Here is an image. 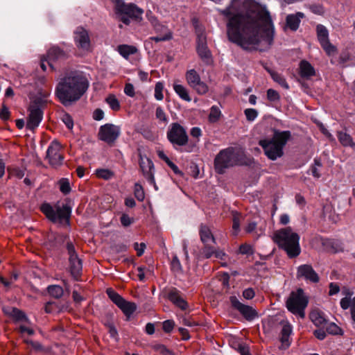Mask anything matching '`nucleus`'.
<instances>
[{"mask_svg": "<svg viewBox=\"0 0 355 355\" xmlns=\"http://www.w3.org/2000/svg\"><path fill=\"white\" fill-rule=\"evenodd\" d=\"M138 76L139 80L141 82H150L151 81L150 77H149L148 73L139 70L138 72Z\"/></svg>", "mask_w": 355, "mask_h": 355, "instance_id": "60", "label": "nucleus"}, {"mask_svg": "<svg viewBox=\"0 0 355 355\" xmlns=\"http://www.w3.org/2000/svg\"><path fill=\"white\" fill-rule=\"evenodd\" d=\"M173 89L182 100L187 102H190L191 101V98L189 95L188 90L184 85L175 83L173 84Z\"/></svg>", "mask_w": 355, "mask_h": 355, "instance_id": "31", "label": "nucleus"}, {"mask_svg": "<svg viewBox=\"0 0 355 355\" xmlns=\"http://www.w3.org/2000/svg\"><path fill=\"white\" fill-rule=\"evenodd\" d=\"M279 324L282 326L281 330V349H287L290 345L291 342L289 340L290 336L293 331V327L291 324L287 320H282L279 322Z\"/></svg>", "mask_w": 355, "mask_h": 355, "instance_id": "21", "label": "nucleus"}, {"mask_svg": "<svg viewBox=\"0 0 355 355\" xmlns=\"http://www.w3.org/2000/svg\"><path fill=\"white\" fill-rule=\"evenodd\" d=\"M120 134V128L114 124L106 123L101 125L98 132V139L112 146Z\"/></svg>", "mask_w": 355, "mask_h": 355, "instance_id": "10", "label": "nucleus"}, {"mask_svg": "<svg viewBox=\"0 0 355 355\" xmlns=\"http://www.w3.org/2000/svg\"><path fill=\"white\" fill-rule=\"evenodd\" d=\"M182 323L188 327H195L198 325V323L193 321L190 318L183 316L182 318Z\"/></svg>", "mask_w": 355, "mask_h": 355, "instance_id": "62", "label": "nucleus"}, {"mask_svg": "<svg viewBox=\"0 0 355 355\" xmlns=\"http://www.w3.org/2000/svg\"><path fill=\"white\" fill-rule=\"evenodd\" d=\"M244 113L247 120L249 121H254L258 116V112L253 108L245 109Z\"/></svg>", "mask_w": 355, "mask_h": 355, "instance_id": "47", "label": "nucleus"}, {"mask_svg": "<svg viewBox=\"0 0 355 355\" xmlns=\"http://www.w3.org/2000/svg\"><path fill=\"white\" fill-rule=\"evenodd\" d=\"M239 164L238 153L233 148L221 150L214 160L215 169L220 174H223L226 168Z\"/></svg>", "mask_w": 355, "mask_h": 355, "instance_id": "8", "label": "nucleus"}, {"mask_svg": "<svg viewBox=\"0 0 355 355\" xmlns=\"http://www.w3.org/2000/svg\"><path fill=\"white\" fill-rule=\"evenodd\" d=\"M106 293L112 302L122 311L128 320L130 315L133 313V303L125 300L112 288H107Z\"/></svg>", "mask_w": 355, "mask_h": 355, "instance_id": "12", "label": "nucleus"}, {"mask_svg": "<svg viewBox=\"0 0 355 355\" xmlns=\"http://www.w3.org/2000/svg\"><path fill=\"white\" fill-rule=\"evenodd\" d=\"M171 266L173 270L177 271L180 270L182 269L180 261L176 255L174 256L173 258V260L171 261Z\"/></svg>", "mask_w": 355, "mask_h": 355, "instance_id": "59", "label": "nucleus"}, {"mask_svg": "<svg viewBox=\"0 0 355 355\" xmlns=\"http://www.w3.org/2000/svg\"><path fill=\"white\" fill-rule=\"evenodd\" d=\"M174 322L173 320H166L163 322V329L165 332H170L174 327Z\"/></svg>", "mask_w": 355, "mask_h": 355, "instance_id": "57", "label": "nucleus"}, {"mask_svg": "<svg viewBox=\"0 0 355 355\" xmlns=\"http://www.w3.org/2000/svg\"><path fill=\"white\" fill-rule=\"evenodd\" d=\"M254 295V291L252 288H248L243 291V296L246 300H251Z\"/></svg>", "mask_w": 355, "mask_h": 355, "instance_id": "54", "label": "nucleus"}, {"mask_svg": "<svg viewBox=\"0 0 355 355\" xmlns=\"http://www.w3.org/2000/svg\"><path fill=\"white\" fill-rule=\"evenodd\" d=\"M89 86V80L83 72L66 71L55 87V95L62 105L69 106L85 95Z\"/></svg>", "mask_w": 355, "mask_h": 355, "instance_id": "2", "label": "nucleus"}, {"mask_svg": "<svg viewBox=\"0 0 355 355\" xmlns=\"http://www.w3.org/2000/svg\"><path fill=\"white\" fill-rule=\"evenodd\" d=\"M166 138L175 150H179L189 142L186 129L179 123H172L168 128Z\"/></svg>", "mask_w": 355, "mask_h": 355, "instance_id": "7", "label": "nucleus"}, {"mask_svg": "<svg viewBox=\"0 0 355 355\" xmlns=\"http://www.w3.org/2000/svg\"><path fill=\"white\" fill-rule=\"evenodd\" d=\"M167 297L182 310H185L188 307L187 302L181 296L180 292L175 288H172L168 291Z\"/></svg>", "mask_w": 355, "mask_h": 355, "instance_id": "23", "label": "nucleus"}, {"mask_svg": "<svg viewBox=\"0 0 355 355\" xmlns=\"http://www.w3.org/2000/svg\"><path fill=\"white\" fill-rule=\"evenodd\" d=\"M146 248V246L144 243H141L139 244L135 243V250L137 251L138 257H141L144 254Z\"/></svg>", "mask_w": 355, "mask_h": 355, "instance_id": "53", "label": "nucleus"}, {"mask_svg": "<svg viewBox=\"0 0 355 355\" xmlns=\"http://www.w3.org/2000/svg\"><path fill=\"white\" fill-rule=\"evenodd\" d=\"M66 248L69 254V268L71 275L78 279L82 272V261L78 258L74 245L71 241L67 242Z\"/></svg>", "mask_w": 355, "mask_h": 355, "instance_id": "11", "label": "nucleus"}, {"mask_svg": "<svg viewBox=\"0 0 355 355\" xmlns=\"http://www.w3.org/2000/svg\"><path fill=\"white\" fill-rule=\"evenodd\" d=\"M310 319L317 327H324L327 324V319L323 312L319 310H314L310 314Z\"/></svg>", "mask_w": 355, "mask_h": 355, "instance_id": "28", "label": "nucleus"}, {"mask_svg": "<svg viewBox=\"0 0 355 355\" xmlns=\"http://www.w3.org/2000/svg\"><path fill=\"white\" fill-rule=\"evenodd\" d=\"M304 17V14L301 12L288 15L286 19V26L291 30L295 31L299 28L301 19Z\"/></svg>", "mask_w": 355, "mask_h": 355, "instance_id": "25", "label": "nucleus"}, {"mask_svg": "<svg viewBox=\"0 0 355 355\" xmlns=\"http://www.w3.org/2000/svg\"><path fill=\"white\" fill-rule=\"evenodd\" d=\"M322 47L328 55H334L336 53V48L329 41L321 44Z\"/></svg>", "mask_w": 355, "mask_h": 355, "instance_id": "45", "label": "nucleus"}, {"mask_svg": "<svg viewBox=\"0 0 355 355\" xmlns=\"http://www.w3.org/2000/svg\"><path fill=\"white\" fill-rule=\"evenodd\" d=\"M307 304L308 300L302 289L292 292L286 302L288 310L293 314L298 315L302 318L304 317V309Z\"/></svg>", "mask_w": 355, "mask_h": 355, "instance_id": "9", "label": "nucleus"}, {"mask_svg": "<svg viewBox=\"0 0 355 355\" xmlns=\"http://www.w3.org/2000/svg\"><path fill=\"white\" fill-rule=\"evenodd\" d=\"M221 116V112L220 109L216 106L214 105L210 109V112L209 114V121L211 123H216L218 121Z\"/></svg>", "mask_w": 355, "mask_h": 355, "instance_id": "38", "label": "nucleus"}, {"mask_svg": "<svg viewBox=\"0 0 355 355\" xmlns=\"http://www.w3.org/2000/svg\"><path fill=\"white\" fill-rule=\"evenodd\" d=\"M338 139L340 142L345 146H354V143L352 141L351 136L344 132H338Z\"/></svg>", "mask_w": 355, "mask_h": 355, "instance_id": "37", "label": "nucleus"}, {"mask_svg": "<svg viewBox=\"0 0 355 355\" xmlns=\"http://www.w3.org/2000/svg\"><path fill=\"white\" fill-rule=\"evenodd\" d=\"M218 11L227 19L229 40L245 50L268 49L273 43L275 26L266 5L254 0H231Z\"/></svg>", "mask_w": 355, "mask_h": 355, "instance_id": "1", "label": "nucleus"}, {"mask_svg": "<svg viewBox=\"0 0 355 355\" xmlns=\"http://www.w3.org/2000/svg\"><path fill=\"white\" fill-rule=\"evenodd\" d=\"M106 102L114 111H118L120 109V104L118 99L114 94H110L105 99Z\"/></svg>", "mask_w": 355, "mask_h": 355, "instance_id": "39", "label": "nucleus"}, {"mask_svg": "<svg viewBox=\"0 0 355 355\" xmlns=\"http://www.w3.org/2000/svg\"><path fill=\"white\" fill-rule=\"evenodd\" d=\"M115 4L116 13H125L129 15H132L133 13V4H125L123 0H112Z\"/></svg>", "mask_w": 355, "mask_h": 355, "instance_id": "29", "label": "nucleus"}, {"mask_svg": "<svg viewBox=\"0 0 355 355\" xmlns=\"http://www.w3.org/2000/svg\"><path fill=\"white\" fill-rule=\"evenodd\" d=\"M118 51L124 58H128L130 54L133 53V47L128 45H119L118 46Z\"/></svg>", "mask_w": 355, "mask_h": 355, "instance_id": "44", "label": "nucleus"}, {"mask_svg": "<svg viewBox=\"0 0 355 355\" xmlns=\"http://www.w3.org/2000/svg\"><path fill=\"white\" fill-rule=\"evenodd\" d=\"M239 253L242 254H252L253 253V250L250 245L243 244L239 248Z\"/></svg>", "mask_w": 355, "mask_h": 355, "instance_id": "52", "label": "nucleus"}, {"mask_svg": "<svg viewBox=\"0 0 355 355\" xmlns=\"http://www.w3.org/2000/svg\"><path fill=\"white\" fill-rule=\"evenodd\" d=\"M340 304L343 310L350 309L351 318L355 322V296L352 297V293L348 292L346 296L340 300Z\"/></svg>", "mask_w": 355, "mask_h": 355, "instance_id": "24", "label": "nucleus"}, {"mask_svg": "<svg viewBox=\"0 0 355 355\" xmlns=\"http://www.w3.org/2000/svg\"><path fill=\"white\" fill-rule=\"evenodd\" d=\"M239 219L237 216H234L233 218V225H232V232L234 235H237L239 231Z\"/></svg>", "mask_w": 355, "mask_h": 355, "instance_id": "58", "label": "nucleus"}, {"mask_svg": "<svg viewBox=\"0 0 355 355\" xmlns=\"http://www.w3.org/2000/svg\"><path fill=\"white\" fill-rule=\"evenodd\" d=\"M46 106V101L41 97L34 98L29 105L28 110L29 114L27 118L26 128L34 130L40 124L43 118V111Z\"/></svg>", "mask_w": 355, "mask_h": 355, "instance_id": "6", "label": "nucleus"}, {"mask_svg": "<svg viewBox=\"0 0 355 355\" xmlns=\"http://www.w3.org/2000/svg\"><path fill=\"white\" fill-rule=\"evenodd\" d=\"M10 117V112L7 106L3 103L0 110V119L3 121H8Z\"/></svg>", "mask_w": 355, "mask_h": 355, "instance_id": "49", "label": "nucleus"}, {"mask_svg": "<svg viewBox=\"0 0 355 355\" xmlns=\"http://www.w3.org/2000/svg\"><path fill=\"white\" fill-rule=\"evenodd\" d=\"M185 78L187 84L198 94H205L209 91V87L205 82L201 80L200 75L195 69L187 71Z\"/></svg>", "mask_w": 355, "mask_h": 355, "instance_id": "15", "label": "nucleus"}, {"mask_svg": "<svg viewBox=\"0 0 355 355\" xmlns=\"http://www.w3.org/2000/svg\"><path fill=\"white\" fill-rule=\"evenodd\" d=\"M148 19L153 26L155 31L159 33L160 35H166L168 33H171L166 26L159 24L155 17L149 16Z\"/></svg>", "mask_w": 355, "mask_h": 355, "instance_id": "32", "label": "nucleus"}, {"mask_svg": "<svg viewBox=\"0 0 355 355\" xmlns=\"http://www.w3.org/2000/svg\"><path fill=\"white\" fill-rule=\"evenodd\" d=\"M267 98L271 102H277L280 99V96L276 90L269 89L267 90Z\"/></svg>", "mask_w": 355, "mask_h": 355, "instance_id": "48", "label": "nucleus"}, {"mask_svg": "<svg viewBox=\"0 0 355 355\" xmlns=\"http://www.w3.org/2000/svg\"><path fill=\"white\" fill-rule=\"evenodd\" d=\"M3 312L6 315L10 317L15 322L28 321L25 313L17 308L11 307L4 309Z\"/></svg>", "mask_w": 355, "mask_h": 355, "instance_id": "26", "label": "nucleus"}, {"mask_svg": "<svg viewBox=\"0 0 355 355\" xmlns=\"http://www.w3.org/2000/svg\"><path fill=\"white\" fill-rule=\"evenodd\" d=\"M74 42L79 49L91 51V40L88 31L82 26H78L74 31Z\"/></svg>", "mask_w": 355, "mask_h": 355, "instance_id": "16", "label": "nucleus"}, {"mask_svg": "<svg viewBox=\"0 0 355 355\" xmlns=\"http://www.w3.org/2000/svg\"><path fill=\"white\" fill-rule=\"evenodd\" d=\"M40 210L53 223L59 222L67 225L70 224L71 208L69 205H63L62 207L57 206L54 209L50 204L44 203L42 205Z\"/></svg>", "mask_w": 355, "mask_h": 355, "instance_id": "5", "label": "nucleus"}, {"mask_svg": "<svg viewBox=\"0 0 355 355\" xmlns=\"http://www.w3.org/2000/svg\"><path fill=\"white\" fill-rule=\"evenodd\" d=\"M321 243L324 250L329 253H337L344 250L343 243L337 239H322Z\"/></svg>", "mask_w": 355, "mask_h": 355, "instance_id": "22", "label": "nucleus"}, {"mask_svg": "<svg viewBox=\"0 0 355 355\" xmlns=\"http://www.w3.org/2000/svg\"><path fill=\"white\" fill-rule=\"evenodd\" d=\"M164 84L162 82H157L155 87V98L157 101H162L164 98L163 90Z\"/></svg>", "mask_w": 355, "mask_h": 355, "instance_id": "43", "label": "nucleus"}, {"mask_svg": "<svg viewBox=\"0 0 355 355\" xmlns=\"http://www.w3.org/2000/svg\"><path fill=\"white\" fill-rule=\"evenodd\" d=\"M63 121L69 129H71L73 128V122L70 115H64L63 118Z\"/></svg>", "mask_w": 355, "mask_h": 355, "instance_id": "64", "label": "nucleus"}, {"mask_svg": "<svg viewBox=\"0 0 355 355\" xmlns=\"http://www.w3.org/2000/svg\"><path fill=\"white\" fill-rule=\"evenodd\" d=\"M144 11L135 5V23H139L141 21V15Z\"/></svg>", "mask_w": 355, "mask_h": 355, "instance_id": "55", "label": "nucleus"}, {"mask_svg": "<svg viewBox=\"0 0 355 355\" xmlns=\"http://www.w3.org/2000/svg\"><path fill=\"white\" fill-rule=\"evenodd\" d=\"M268 73L270 74L272 78L273 79L274 81H275L276 83H277L278 84H279L282 87L288 89L289 88V86L288 85V83H286L285 78L280 74H279L278 73L272 71V70H270V69H267Z\"/></svg>", "mask_w": 355, "mask_h": 355, "instance_id": "34", "label": "nucleus"}, {"mask_svg": "<svg viewBox=\"0 0 355 355\" xmlns=\"http://www.w3.org/2000/svg\"><path fill=\"white\" fill-rule=\"evenodd\" d=\"M96 175L98 178L103 180H109L114 176V173L109 169H97Z\"/></svg>", "mask_w": 355, "mask_h": 355, "instance_id": "41", "label": "nucleus"}, {"mask_svg": "<svg viewBox=\"0 0 355 355\" xmlns=\"http://www.w3.org/2000/svg\"><path fill=\"white\" fill-rule=\"evenodd\" d=\"M135 197L139 201L144 199V192L141 187L138 184H135Z\"/></svg>", "mask_w": 355, "mask_h": 355, "instance_id": "50", "label": "nucleus"}, {"mask_svg": "<svg viewBox=\"0 0 355 355\" xmlns=\"http://www.w3.org/2000/svg\"><path fill=\"white\" fill-rule=\"evenodd\" d=\"M58 184L60 190L63 194L67 195L71 191V189L68 179L62 178L59 180Z\"/></svg>", "mask_w": 355, "mask_h": 355, "instance_id": "40", "label": "nucleus"}, {"mask_svg": "<svg viewBox=\"0 0 355 355\" xmlns=\"http://www.w3.org/2000/svg\"><path fill=\"white\" fill-rule=\"evenodd\" d=\"M154 349L164 354V355H168L169 354H171V352L163 345H159V344H157V345H154Z\"/></svg>", "mask_w": 355, "mask_h": 355, "instance_id": "56", "label": "nucleus"}, {"mask_svg": "<svg viewBox=\"0 0 355 355\" xmlns=\"http://www.w3.org/2000/svg\"><path fill=\"white\" fill-rule=\"evenodd\" d=\"M172 38V33H168L166 35H160L150 37V40H154L156 42L169 40Z\"/></svg>", "mask_w": 355, "mask_h": 355, "instance_id": "51", "label": "nucleus"}, {"mask_svg": "<svg viewBox=\"0 0 355 355\" xmlns=\"http://www.w3.org/2000/svg\"><path fill=\"white\" fill-rule=\"evenodd\" d=\"M203 244H204V247L202 249L201 253L205 258L209 259L211 256H213L215 252V250H216L215 245L216 244H213L211 242H208L207 243H203Z\"/></svg>", "mask_w": 355, "mask_h": 355, "instance_id": "36", "label": "nucleus"}, {"mask_svg": "<svg viewBox=\"0 0 355 355\" xmlns=\"http://www.w3.org/2000/svg\"><path fill=\"white\" fill-rule=\"evenodd\" d=\"M139 166L145 178L150 184H153L157 189L153 175V163L152 161L149 158L146 157H142L140 155Z\"/></svg>", "mask_w": 355, "mask_h": 355, "instance_id": "19", "label": "nucleus"}, {"mask_svg": "<svg viewBox=\"0 0 355 355\" xmlns=\"http://www.w3.org/2000/svg\"><path fill=\"white\" fill-rule=\"evenodd\" d=\"M291 137L289 131H275L272 139L260 140L259 145L263 148L266 155L275 160L283 155V148Z\"/></svg>", "mask_w": 355, "mask_h": 355, "instance_id": "4", "label": "nucleus"}, {"mask_svg": "<svg viewBox=\"0 0 355 355\" xmlns=\"http://www.w3.org/2000/svg\"><path fill=\"white\" fill-rule=\"evenodd\" d=\"M317 36L319 42L321 44L329 41V32L327 28L322 25L318 24L316 27Z\"/></svg>", "mask_w": 355, "mask_h": 355, "instance_id": "33", "label": "nucleus"}, {"mask_svg": "<svg viewBox=\"0 0 355 355\" xmlns=\"http://www.w3.org/2000/svg\"><path fill=\"white\" fill-rule=\"evenodd\" d=\"M297 278L304 279L306 282L311 283H318L320 277L318 273L314 270L311 265L303 264L297 268Z\"/></svg>", "mask_w": 355, "mask_h": 355, "instance_id": "17", "label": "nucleus"}, {"mask_svg": "<svg viewBox=\"0 0 355 355\" xmlns=\"http://www.w3.org/2000/svg\"><path fill=\"white\" fill-rule=\"evenodd\" d=\"M275 242L286 251L290 258L297 257L301 252L300 236L291 227L281 229L273 236Z\"/></svg>", "mask_w": 355, "mask_h": 355, "instance_id": "3", "label": "nucleus"}, {"mask_svg": "<svg viewBox=\"0 0 355 355\" xmlns=\"http://www.w3.org/2000/svg\"><path fill=\"white\" fill-rule=\"evenodd\" d=\"M46 57L48 58V64L51 70H53L51 62L66 60L68 58L69 55L66 51L58 46H53L49 49Z\"/></svg>", "mask_w": 355, "mask_h": 355, "instance_id": "20", "label": "nucleus"}, {"mask_svg": "<svg viewBox=\"0 0 355 355\" xmlns=\"http://www.w3.org/2000/svg\"><path fill=\"white\" fill-rule=\"evenodd\" d=\"M327 331L333 335H340L343 334L342 329L335 323H330L327 327Z\"/></svg>", "mask_w": 355, "mask_h": 355, "instance_id": "46", "label": "nucleus"}, {"mask_svg": "<svg viewBox=\"0 0 355 355\" xmlns=\"http://www.w3.org/2000/svg\"><path fill=\"white\" fill-rule=\"evenodd\" d=\"M190 135L194 138L198 139L202 135V131L198 127H193L190 131Z\"/></svg>", "mask_w": 355, "mask_h": 355, "instance_id": "63", "label": "nucleus"}, {"mask_svg": "<svg viewBox=\"0 0 355 355\" xmlns=\"http://www.w3.org/2000/svg\"><path fill=\"white\" fill-rule=\"evenodd\" d=\"M300 75L304 78H309L315 73V70L311 64L307 61L303 60L300 64Z\"/></svg>", "mask_w": 355, "mask_h": 355, "instance_id": "30", "label": "nucleus"}, {"mask_svg": "<svg viewBox=\"0 0 355 355\" xmlns=\"http://www.w3.org/2000/svg\"><path fill=\"white\" fill-rule=\"evenodd\" d=\"M155 116L160 122L166 124L168 123V117L161 106H157L155 110Z\"/></svg>", "mask_w": 355, "mask_h": 355, "instance_id": "42", "label": "nucleus"}, {"mask_svg": "<svg viewBox=\"0 0 355 355\" xmlns=\"http://www.w3.org/2000/svg\"><path fill=\"white\" fill-rule=\"evenodd\" d=\"M196 51L201 60L207 64L212 62V57L207 44V35L202 30L197 31Z\"/></svg>", "mask_w": 355, "mask_h": 355, "instance_id": "13", "label": "nucleus"}, {"mask_svg": "<svg viewBox=\"0 0 355 355\" xmlns=\"http://www.w3.org/2000/svg\"><path fill=\"white\" fill-rule=\"evenodd\" d=\"M230 300L232 306L239 311L246 320H252L255 318L257 312L252 306L242 304L236 296H231Z\"/></svg>", "mask_w": 355, "mask_h": 355, "instance_id": "18", "label": "nucleus"}, {"mask_svg": "<svg viewBox=\"0 0 355 355\" xmlns=\"http://www.w3.org/2000/svg\"><path fill=\"white\" fill-rule=\"evenodd\" d=\"M47 291L49 295L55 299L60 298L64 294L63 288L58 285H51L47 288Z\"/></svg>", "mask_w": 355, "mask_h": 355, "instance_id": "35", "label": "nucleus"}, {"mask_svg": "<svg viewBox=\"0 0 355 355\" xmlns=\"http://www.w3.org/2000/svg\"><path fill=\"white\" fill-rule=\"evenodd\" d=\"M200 236L202 243H207L211 242L213 244H216V240L210 228L206 225L202 224L200 227Z\"/></svg>", "mask_w": 355, "mask_h": 355, "instance_id": "27", "label": "nucleus"}, {"mask_svg": "<svg viewBox=\"0 0 355 355\" xmlns=\"http://www.w3.org/2000/svg\"><path fill=\"white\" fill-rule=\"evenodd\" d=\"M121 223L123 226L124 227H128L131 224V219L128 216V215L125 214H123L120 218Z\"/></svg>", "mask_w": 355, "mask_h": 355, "instance_id": "61", "label": "nucleus"}, {"mask_svg": "<svg viewBox=\"0 0 355 355\" xmlns=\"http://www.w3.org/2000/svg\"><path fill=\"white\" fill-rule=\"evenodd\" d=\"M46 158L48 159L49 164L54 168L62 164L64 160L62 147L57 140L53 141L49 146Z\"/></svg>", "mask_w": 355, "mask_h": 355, "instance_id": "14", "label": "nucleus"}]
</instances>
